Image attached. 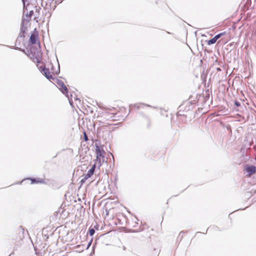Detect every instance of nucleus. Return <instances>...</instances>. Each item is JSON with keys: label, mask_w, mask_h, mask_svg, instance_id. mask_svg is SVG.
<instances>
[{"label": "nucleus", "mask_w": 256, "mask_h": 256, "mask_svg": "<svg viewBox=\"0 0 256 256\" xmlns=\"http://www.w3.org/2000/svg\"><path fill=\"white\" fill-rule=\"evenodd\" d=\"M96 167H98V164H94L92 168L88 172V173L85 176L88 178H90L94 174Z\"/></svg>", "instance_id": "nucleus-9"}, {"label": "nucleus", "mask_w": 256, "mask_h": 256, "mask_svg": "<svg viewBox=\"0 0 256 256\" xmlns=\"http://www.w3.org/2000/svg\"><path fill=\"white\" fill-rule=\"evenodd\" d=\"M108 126H112V125H113L112 124H109V123H108Z\"/></svg>", "instance_id": "nucleus-17"}, {"label": "nucleus", "mask_w": 256, "mask_h": 256, "mask_svg": "<svg viewBox=\"0 0 256 256\" xmlns=\"http://www.w3.org/2000/svg\"><path fill=\"white\" fill-rule=\"evenodd\" d=\"M84 140L85 141H88V136H87V134H86V132H84Z\"/></svg>", "instance_id": "nucleus-15"}, {"label": "nucleus", "mask_w": 256, "mask_h": 256, "mask_svg": "<svg viewBox=\"0 0 256 256\" xmlns=\"http://www.w3.org/2000/svg\"><path fill=\"white\" fill-rule=\"evenodd\" d=\"M118 113L115 109L106 110L102 113V116L106 120H110L112 121L120 120V116H117Z\"/></svg>", "instance_id": "nucleus-2"}, {"label": "nucleus", "mask_w": 256, "mask_h": 256, "mask_svg": "<svg viewBox=\"0 0 256 256\" xmlns=\"http://www.w3.org/2000/svg\"><path fill=\"white\" fill-rule=\"evenodd\" d=\"M38 69L42 71L44 76L50 82H52L56 78H54L49 70L46 68L44 64L39 66Z\"/></svg>", "instance_id": "nucleus-5"}, {"label": "nucleus", "mask_w": 256, "mask_h": 256, "mask_svg": "<svg viewBox=\"0 0 256 256\" xmlns=\"http://www.w3.org/2000/svg\"><path fill=\"white\" fill-rule=\"evenodd\" d=\"M106 214L107 216H108V212H107V210H106Z\"/></svg>", "instance_id": "nucleus-18"}, {"label": "nucleus", "mask_w": 256, "mask_h": 256, "mask_svg": "<svg viewBox=\"0 0 256 256\" xmlns=\"http://www.w3.org/2000/svg\"><path fill=\"white\" fill-rule=\"evenodd\" d=\"M28 56L36 64V66L38 68H39L40 66H42V64H43L42 62V53L40 51L36 50L34 52H31V53L29 54Z\"/></svg>", "instance_id": "nucleus-3"}, {"label": "nucleus", "mask_w": 256, "mask_h": 256, "mask_svg": "<svg viewBox=\"0 0 256 256\" xmlns=\"http://www.w3.org/2000/svg\"><path fill=\"white\" fill-rule=\"evenodd\" d=\"M226 34V32H220V33L216 34V36H215L214 38H216V40H218L219 38H220L221 36H224Z\"/></svg>", "instance_id": "nucleus-12"}, {"label": "nucleus", "mask_w": 256, "mask_h": 256, "mask_svg": "<svg viewBox=\"0 0 256 256\" xmlns=\"http://www.w3.org/2000/svg\"><path fill=\"white\" fill-rule=\"evenodd\" d=\"M96 158L94 164H98V168H100L102 165V162L104 160L105 152L101 146H96Z\"/></svg>", "instance_id": "nucleus-1"}, {"label": "nucleus", "mask_w": 256, "mask_h": 256, "mask_svg": "<svg viewBox=\"0 0 256 256\" xmlns=\"http://www.w3.org/2000/svg\"><path fill=\"white\" fill-rule=\"evenodd\" d=\"M182 232H180V234H182Z\"/></svg>", "instance_id": "nucleus-19"}, {"label": "nucleus", "mask_w": 256, "mask_h": 256, "mask_svg": "<svg viewBox=\"0 0 256 256\" xmlns=\"http://www.w3.org/2000/svg\"><path fill=\"white\" fill-rule=\"evenodd\" d=\"M88 178H87L86 176H84V177L81 180H80V182L82 183V184H84V182H85L86 180Z\"/></svg>", "instance_id": "nucleus-14"}, {"label": "nucleus", "mask_w": 256, "mask_h": 256, "mask_svg": "<svg viewBox=\"0 0 256 256\" xmlns=\"http://www.w3.org/2000/svg\"><path fill=\"white\" fill-rule=\"evenodd\" d=\"M95 232L94 230V228H90L88 230V233L90 236H92L94 234Z\"/></svg>", "instance_id": "nucleus-13"}, {"label": "nucleus", "mask_w": 256, "mask_h": 256, "mask_svg": "<svg viewBox=\"0 0 256 256\" xmlns=\"http://www.w3.org/2000/svg\"><path fill=\"white\" fill-rule=\"evenodd\" d=\"M234 104L238 106H240V103L238 102V101H236Z\"/></svg>", "instance_id": "nucleus-16"}, {"label": "nucleus", "mask_w": 256, "mask_h": 256, "mask_svg": "<svg viewBox=\"0 0 256 256\" xmlns=\"http://www.w3.org/2000/svg\"><path fill=\"white\" fill-rule=\"evenodd\" d=\"M244 170L248 173V177L255 174L256 172V168L254 166H248Z\"/></svg>", "instance_id": "nucleus-8"}, {"label": "nucleus", "mask_w": 256, "mask_h": 256, "mask_svg": "<svg viewBox=\"0 0 256 256\" xmlns=\"http://www.w3.org/2000/svg\"><path fill=\"white\" fill-rule=\"evenodd\" d=\"M52 82L64 94L68 97V90L63 81L56 78Z\"/></svg>", "instance_id": "nucleus-4"}, {"label": "nucleus", "mask_w": 256, "mask_h": 256, "mask_svg": "<svg viewBox=\"0 0 256 256\" xmlns=\"http://www.w3.org/2000/svg\"><path fill=\"white\" fill-rule=\"evenodd\" d=\"M30 180L32 182V184L43 183L44 182V180L41 179V178H38V179L30 178Z\"/></svg>", "instance_id": "nucleus-10"}, {"label": "nucleus", "mask_w": 256, "mask_h": 256, "mask_svg": "<svg viewBox=\"0 0 256 256\" xmlns=\"http://www.w3.org/2000/svg\"><path fill=\"white\" fill-rule=\"evenodd\" d=\"M28 8L29 6L27 5L26 6L25 10L24 11V12H26V20H27L28 22H30L31 20L32 17L34 14V12L32 10H30L29 12H28Z\"/></svg>", "instance_id": "nucleus-7"}, {"label": "nucleus", "mask_w": 256, "mask_h": 256, "mask_svg": "<svg viewBox=\"0 0 256 256\" xmlns=\"http://www.w3.org/2000/svg\"><path fill=\"white\" fill-rule=\"evenodd\" d=\"M216 40H217L214 37L212 38L211 40L206 41V43L208 45H211V44H214L216 42Z\"/></svg>", "instance_id": "nucleus-11"}, {"label": "nucleus", "mask_w": 256, "mask_h": 256, "mask_svg": "<svg viewBox=\"0 0 256 256\" xmlns=\"http://www.w3.org/2000/svg\"><path fill=\"white\" fill-rule=\"evenodd\" d=\"M38 39V32L34 30V32L31 34L30 41L32 44H34L37 42Z\"/></svg>", "instance_id": "nucleus-6"}]
</instances>
